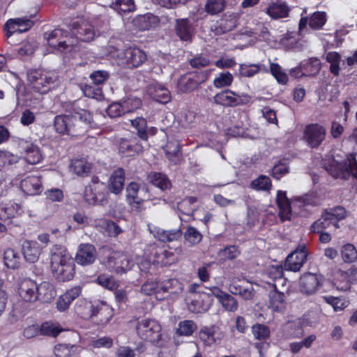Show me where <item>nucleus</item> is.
Listing matches in <instances>:
<instances>
[{"label":"nucleus","instance_id":"1","mask_svg":"<svg viewBox=\"0 0 357 357\" xmlns=\"http://www.w3.org/2000/svg\"><path fill=\"white\" fill-rule=\"evenodd\" d=\"M50 267L54 276L59 281H69L74 277L75 264L63 245L56 244L51 248Z\"/></svg>","mask_w":357,"mask_h":357},{"label":"nucleus","instance_id":"2","mask_svg":"<svg viewBox=\"0 0 357 357\" xmlns=\"http://www.w3.org/2000/svg\"><path fill=\"white\" fill-rule=\"evenodd\" d=\"M324 166L334 178L347 180L352 176L357 179V161L353 153L348 155L343 162H339L334 158L329 159L328 162L324 160Z\"/></svg>","mask_w":357,"mask_h":357},{"label":"nucleus","instance_id":"3","mask_svg":"<svg viewBox=\"0 0 357 357\" xmlns=\"http://www.w3.org/2000/svg\"><path fill=\"white\" fill-rule=\"evenodd\" d=\"M58 80L55 72L41 69L30 70L27 73V81L30 87L36 92L44 94L51 90Z\"/></svg>","mask_w":357,"mask_h":357},{"label":"nucleus","instance_id":"4","mask_svg":"<svg viewBox=\"0 0 357 357\" xmlns=\"http://www.w3.org/2000/svg\"><path fill=\"white\" fill-rule=\"evenodd\" d=\"M116 61L121 68L133 70L145 63L147 54L144 50L136 45L130 46L118 53Z\"/></svg>","mask_w":357,"mask_h":357},{"label":"nucleus","instance_id":"5","mask_svg":"<svg viewBox=\"0 0 357 357\" xmlns=\"http://www.w3.org/2000/svg\"><path fill=\"white\" fill-rule=\"evenodd\" d=\"M347 216L346 209L340 206L331 208H326L323 211L320 218L314 222L310 226L312 232H321L334 225L336 229L339 228L338 222Z\"/></svg>","mask_w":357,"mask_h":357},{"label":"nucleus","instance_id":"6","mask_svg":"<svg viewBox=\"0 0 357 357\" xmlns=\"http://www.w3.org/2000/svg\"><path fill=\"white\" fill-rule=\"evenodd\" d=\"M162 327L160 323L151 318L137 319L135 326L136 334L143 341L158 344L162 337Z\"/></svg>","mask_w":357,"mask_h":357},{"label":"nucleus","instance_id":"7","mask_svg":"<svg viewBox=\"0 0 357 357\" xmlns=\"http://www.w3.org/2000/svg\"><path fill=\"white\" fill-rule=\"evenodd\" d=\"M216 105L225 107L245 106L249 104L252 97L245 93H236L231 89H225L217 93L213 98Z\"/></svg>","mask_w":357,"mask_h":357},{"label":"nucleus","instance_id":"8","mask_svg":"<svg viewBox=\"0 0 357 357\" xmlns=\"http://www.w3.org/2000/svg\"><path fill=\"white\" fill-rule=\"evenodd\" d=\"M103 264L110 271L122 275L130 271L134 265L131 258L125 252L114 251L104 260Z\"/></svg>","mask_w":357,"mask_h":357},{"label":"nucleus","instance_id":"9","mask_svg":"<svg viewBox=\"0 0 357 357\" xmlns=\"http://www.w3.org/2000/svg\"><path fill=\"white\" fill-rule=\"evenodd\" d=\"M44 38L47 40L48 45L61 52H68L72 50L74 45L71 41L73 38L70 33L61 29H55L50 32H45Z\"/></svg>","mask_w":357,"mask_h":357},{"label":"nucleus","instance_id":"10","mask_svg":"<svg viewBox=\"0 0 357 357\" xmlns=\"http://www.w3.org/2000/svg\"><path fill=\"white\" fill-rule=\"evenodd\" d=\"M210 75V71L204 70L190 73L181 78L178 85L181 91L188 93L196 89L206 82Z\"/></svg>","mask_w":357,"mask_h":357},{"label":"nucleus","instance_id":"11","mask_svg":"<svg viewBox=\"0 0 357 357\" xmlns=\"http://www.w3.org/2000/svg\"><path fill=\"white\" fill-rule=\"evenodd\" d=\"M148 135H129L128 137L122 138L119 144V151L124 156L130 157L141 152L143 145L140 141H147Z\"/></svg>","mask_w":357,"mask_h":357},{"label":"nucleus","instance_id":"12","mask_svg":"<svg viewBox=\"0 0 357 357\" xmlns=\"http://www.w3.org/2000/svg\"><path fill=\"white\" fill-rule=\"evenodd\" d=\"M89 318L99 324L104 325L109 321L114 315L113 309L105 302L89 304Z\"/></svg>","mask_w":357,"mask_h":357},{"label":"nucleus","instance_id":"13","mask_svg":"<svg viewBox=\"0 0 357 357\" xmlns=\"http://www.w3.org/2000/svg\"><path fill=\"white\" fill-rule=\"evenodd\" d=\"M307 252L305 244L299 245L297 248L289 254L285 261L286 270L294 272L300 271L307 260Z\"/></svg>","mask_w":357,"mask_h":357},{"label":"nucleus","instance_id":"14","mask_svg":"<svg viewBox=\"0 0 357 357\" xmlns=\"http://www.w3.org/2000/svg\"><path fill=\"white\" fill-rule=\"evenodd\" d=\"M70 31L77 40L83 42H89L93 40L95 36V32L91 24L82 20L74 22L71 25Z\"/></svg>","mask_w":357,"mask_h":357},{"label":"nucleus","instance_id":"15","mask_svg":"<svg viewBox=\"0 0 357 357\" xmlns=\"http://www.w3.org/2000/svg\"><path fill=\"white\" fill-rule=\"evenodd\" d=\"M96 249L90 243H82L78 247L75 261L78 264L87 266L92 264L96 259Z\"/></svg>","mask_w":357,"mask_h":357},{"label":"nucleus","instance_id":"16","mask_svg":"<svg viewBox=\"0 0 357 357\" xmlns=\"http://www.w3.org/2000/svg\"><path fill=\"white\" fill-rule=\"evenodd\" d=\"M300 290L303 294H314L321 285V277L317 274L307 273L300 278Z\"/></svg>","mask_w":357,"mask_h":357},{"label":"nucleus","instance_id":"17","mask_svg":"<svg viewBox=\"0 0 357 357\" xmlns=\"http://www.w3.org/2000/svg\"><path fill=\"white\" fill-rule=\"evenodd\" d=\"M175 34L181 41L191 43L192 41L194 29L188 18L176 19L174 25Z\"/></svg>","mask_w":357,"mask_h":357},{"label":"nucleus","instance_id":"18","mask_svg":"<svg viewBox=\"0 0 357 357\" xmlns=\"http://www.w3.org/2000/svg\"><path fill=\"white\" fill-rule=\"evenodd\" d=\"M167 158L172 165L179 164L182 160V154L180 152L179 144L174 135H167V143L163 147Z\"/></svg>","mask_w":357,"mask_h":357},{"label":"nucleus","instance_id":"19","mask_svg":"<svg viewBox=\"0 0 357 357\" xmlns=\"http://www.w3.org/2000/svg\"><path fill=\"white\" fill-rule=\"evenodd\" d=\"M140 190L148 192L149 188L146 185H141L137 182L132 181L128 184L126 188V200L129 204H142L144 199L139 196Z\"/></svg>","mask_w":357,"mask_h":357},{"label":"nucleus","instance_id":"20","mask_svg":"<svg viewBox=\"0 0 357 357\" xmlns=\"http://www.w3.org/2000/svg\"><path fill=\"white\" fill-rule=\"evenodd\" d=\"M147 93L152 100L161 104H167L172 99L170 91L160 84H153L148 86Z\"/></svg>","mask_w":357,"mask_h":357},{"label":"nucleus","instance_id":"21","mask_svg":"<svg viewBox=\"0 0 357 357\" xmlns=\"http://www.w3.org/2000/svg\"><path fill=\"white\" fill-rule=\"evenodd\" d=\"M236 26L235 17L231 15H224L211 26V31L215 35L221 36L233 30Z\"/></svg>","mask_w":357,"mask_h":357},{"label":"nucleus","instance_id":"22","mask_svg":"<svg viewBox=\"0 0 357 357\" xmlns=\"http://www.w3.org/2000/svg\"><path fill=\"white\" fill-rule=\"evenodd\" d=\"M37 283L30 279L22 280L19 287V295L25 302L36 301Z\"/></svg>","mask_w":357,"mask_h":357},{"label":"nucleus","instance_id":"23","mask_svg":"<svg viewBox=\"0 0 357 357\" xmlns=\"http://www.w3.org/2000/svg\"><path fill=\"white\" fill-rule=\"evenodd\" d=\"M125 171L119 167L111 174L108 181L109 190L115 195L121 193L124 188Z\"/></svg>","mask_w":357,"mask_h":357},{"label":"nucleus","instance_id":"24","mask_svg":"<svg viewBox=\"0 0 357 357\" xmlns=\"http://www.w3.org/2000/svg\"><path fill=\"white\" fill-rule=\"evenodd\" d=\"M159 24V17L150 13L137 15L133 20L134 26L140 31L149 30L158 26Z\"/></svg>","mask_w":357,"mask_h":357},{"label":"nucleus","instance_id":"25","mask_svg":"<svg viewBox=\"0 0 357 357\" xmlns=\"http://www.w3.org/2000/svg\"><path fill=\"white\" fill-rule=\"evenodd\" d=\"M95 227L109 237H116L123 232V229L111 220L98 219L95 221Z\"/></svg>","mask_w":357,"mask_h":357},{"label":"nucleus","instance_id":"26","mask_svg":"<svg viewBox=\"0 0 357 357\" xmlns=\"http://www.w3.org/2000/svg\"><path fill=\"white\" fill-rule=\"evenodd\" d=\"M276 203L279 208V216L282 221L289 220L291 216V208L287 193L283 190H278L276 196Z\"/></svg>","mask_w":357,"mask_h":357},{"label":"nucleus","instance_id":"27","mask_svg":"<svg viewBox=\"0 0 357 357\" xmlns=\"http://www.w3.org/2000/svg\"><path fill=\"white\" fill-rule=\"evenodd\" d=\"M218 329L215 325L203 326L198 333V337L204 346L211 347L220 340V337L216 336Z\"/></svg>","mask_w":357,"mask_h":357},{"label":"nucleus","instance_id":"28","mask_svg":"<svg viewBox=\"0 0 357 357\" xmlns=\"http://www.w3.org/2000/svg\"><path fill=\"white\" fill-rule=\"evenodd\" d=\"M22 190L28 195H34L40 192L42 186L40 177L29 176L21 181Z\"/></svg>","mask_w":357,"mask_h":357},{"label":"nucleus","instance_id":"29","mask_svg":"<svg viewBox=\"0 0 357 357\" xmlns=\"http://www.w3.org/2000/svg\"><path fill=\"white\" fill-rule=\"evenodd\" d=\"M56 296L54 286L48 282H43L37 284L36 301L48 303Z\"/></svg>","mask_w":357,"mask_h":357},{"label":"nucleus","instance_id":"30","mask_svg":"<svg viewBox=\"0 0 357 357\" xmlns=\"http://www.w3.org/2000/svg\"><path fill=\"white\" fill-rule=\"evenodd\" d=\"M273 289L269 292V307L274 311H281L285 308V296L277 290V284H273Z\"/></svg>","mask_w":357,"mask_h":357},{"label":"nucleus","instance_id":"31","mask_svg":"<svg viewBox=\"0 0 357 357\" xmlns=\"http://www.w3.org/2000/svg\"><path fill=\"white\" fill-rule=\"evenodd\" d=\"M290 9L289 6L284 3L275 2L272 3L266 8V13L272 18L275 20L284 18L289 16Z\"/></svg>","mask_w":357,"mask_h":357},{"label":"nucleus","instance_id":"32","mask_svg":"<svg viewBox=\"0 0 357 357\" xmlns=\"http://www.w3.org/2000/svg\"><path fill=\"white\" fill-rule=\"evenodd\" d=\"M73 126V116L58 115L54 118V127L58 134H68Z\"/></svg>","mask_w":357,"mask_h":357},{"label":"nucleus","instance_id":"33","mask_svg":"<svg viewBox=\"0 0 357 357\" xmlns=\"http://www.w3.org/2000/svg\"><path fill=\"white\" fill-rule=\"evenodd\" d=\"M22 253L27 261L34 263L38 259L40 251L36 242L26 241L22 245Z\"/></svg>","mask_w":357,"mask_h":357},{"label":"nucleus","instance_id":"34","mask_svg":"<svg viewBox=\"0 0 357 357\" xmlns=\"http://www.w3.org/2000/svg\"><path fill=\"white\" fill-rule=\"evenodd\" d=\"M104 190H98L95 191V190L91 189H86L84 193V197L86 201L90 204L93 205H104L107 203V199L105 196Z\"/></svg>","mask_w":357,"mask_h":357},{"label":"nucleus","instance_id":"35","mask_svg":"<svg viewBox=\"0 0 357 357\" xmlns=\"http://www.w3.org/2000/svg\"><path fill=\"white\" fill-rule=\"evenodd\" d=\"M148 178L153 185L158 187L162 191L170 189L172 187L171 181L165 174L160 172H151L149 174Z\"/></svg>","mask_w":357,"mask_h":357},{"label":"nucleus","instance_id":"36","mask_svg":"<svg viewBox=\"0 0 357 357\" xmlns=\"http://www.w3.org/2000/svg\"><path fill=\"white\" fill-rule=\"evenodd\" d=\"M182 231L180 229L164 230L157 229L154 233L155 237L160 241L166 243L177 241L181 237Z\"/></svg>","mask_w":357,"mask_h":357},{"label":"nucleus","instance_id":"37","mask_svg":"<svg viewBox=\"0 0 357 357\" xmlns=\"http://www.w3.org/2000/svg\"><path fill=\"white\" fill-rule=\"evenodd\" d=\"M70 167L77 176H86L91 170V164L84 158L75 159L71 161Z\"/></svg>","mask_w":357,"mask_h":357},{"label":"nucleus","instance_id":"38","mask_svg":"<svg viewBox=\"0 0 357 357\" xmlns=\"http://www.w3.org/2000/svg\"><path fill=\"white\" fill-rule=\"evenodd\" d=\"M301 63L305 73V77L315 76L319 73L321 68L320 60L317 58H310L303 61Z\"/></svg>","mask_w":357,"mask_h":357},{"label":"nucleus","instance_id":"39","mask_svg":"<svg viewBox=\"0 0 357 357\" xmlns=\"http://www.w3.org/2000/svg\"><path fill=\"white\" fill-rule=\"evenodd\" d=\"M24 144L23 142L21 146L24 149L26 153L24 156L25 160L31 165H36L40 162L42 159V155L38 148L32 144L24 146Z\"/></svg>","mask_w":357,"mask_h":357},{"label":"nucleus","instance_id":"40","mask_svg":"<svg viewBox=\"0 0 357 357\" xmlns=\"http://www.w3.org/2000/svg\"><path fill=\"white\" fill-rule=\"evenodd\" d=\"M229 290L232 294L240 295L245 300L252 299L254 296L253 288L244 287L238 281L233 280L229 286Z\"/></svg>","mask_w":357,"mask_h":357},{"label":"nucleus","instance_id":"41","mask_svg":"<svg viewBox=\"0 0 357 357\" xmlns=\"http://www.w3.org/2000/svg\"><path fill=\"white\" fill-rule=\"evenodd\" d=\"M209 305L204 302V298L199 294H195L188 303V309L194 313H202L208 310Z\"/></svg>","mask_w":357,"mask_h":357},{"label":"nucleus","instance_id":"42","mask_svg":"<svg viewBox=\"0 0 357 357\" xmlns=\"http://www.w3.org/2000/svg\"><path fill=\"white\" fill-rule=\"evenodd\" d=\"M327 21V15L324 11H315L309 18V26L312 29H321Z\"/></svg>","mask_w":357,"mask_h":357},{"label":"nucleus","instance_id":"43","mask_svg":"<svg viewBox=\"0 0 357 357\" xmlns=\"http://www.w3.org/2000/svg\"><path fill=\"white\" fill-rule=\"evenodd\" d=\"M3 259L5 265L12 269L17 268L20 264V256L17 252L11 248L4 251Z\"/></svg>","mask_w":357,"mask_h":357},{"label":"nucleus","instance_id":"44","mask_svg":"<svg viewBox=\"0 0 357 357\" xmlns=\"http://www.w3.org/2000/svg\"><path fill=\"white\" fill-rule=\"evenodd\" d=\"M251 331L255 340L266 341L270 337L269 328L262 324H255L251 327Z\"/></svg>","mask_w":357,"mask_h":357},{"label":"nucleus","instance_id":"45","mask_svg":"<svg viewBox=\"0 0 357 357\" xmlns=\"http://www.w3.org/2000/svg\"><path fill=\"white\" fill-rule=\"evenodd\" d=\"M110 7L118 13H130L135 10L134 0H115L112 1Z\"/></svg>","mask_w":357,"mask_h":357},{"label":"nucleus","instance_id":"46","mask_svg":"<svg viewBox=\"0 0 357 357\" xmlns=\"http://www.w3.org/2000/svg\"><path fill=\"white\" fill-rule=\"evenodd\" d=\"M20 160L17 155L8 151H0V171L8 168Z\"/></svg>","mask_w":357,"mask_h":357},{"label":"nucleus","instance_id":"47","mask_svg":"<svg viewBox=\"0 0 357 357\" xmlns=\"http://www.w3.org/2000/svg\"><path fill=\"white\" fill-rule=\"evenodd\" d=\"M197 328V324L192 320L180 321L176 328V334L181 336H190Z\"/></svg>","mask_w":357,"mask_h":357},{"label":"nucleus","instance_id":"48","mask_svg":"<svg viewBox=\"0 0 357 357\" xmlns=\"http://www.w3.org/2000/svg\"><path fill=\"white\" fill-rule=\"evenodd\" d=\"M197 201V199L195 197H188L178 204V209L181 213L192 216L195 211L193 204Z\"/></svg>","mask_w":357,"mask_h":357},{"label":"nucleus","instance_id":"49","mask_svg":"<svg viewBox=\"0 0 357 357\" xmlns=\"http://www.w3.org/2000/svg\"><path fill=\"white\" fill-rule=\"evenodd\" d=\"M75 118H78L89 129L98 128L97 124L93 121L92 114L85 109H79L76 111L75 112Z\"/></svg>","mask_w":357,"mask_h":357},{"label":"nucleus","instance_id":"50","mask_svg":"<svg viewBox=\"0 0 357 357\" xmlns=\"http://www.w3.org/2000/svg\"><path fill=\"white\" fill-rule=\"evenodd\" d=\"M289 172V164L287 160L283 159L275 164L273 169L271 176L277 179H280L282 176Z\"/></svg>","mask_w":357,"mask_h":357},{"label":"nucleus","instance_id":"51","mask_svg":"<svg viewBox=\"0 0 357 357\" xmlns=\"http://www.w3.org/2000/svg\"><path fill=\"white\" fill-rule=\"evenodd\" d=\"M250 185L252 189L261 191H269L272 187L270 178L264 175H261L253 180Z\"/></svg>","mask_w":357,"mask_h":357},{"label":"nucleus","instance_id":"52","mask_svg":"<svg viewBox=\"0 0 357 357\" xmlns=\"http://www.w3.org/2000/svg\"><path fill=\"white\" fill-rule=\"evenodd\" d=\"M62 331L63 328L59 324L49 321L43 323L40 328L41 335L54 337H56Z\"/></svg>","mask_w":357,"mask_h":357},{"label":"nucleus","instance_id":"53","mask_svg":"<svg viewBox=\"0 0 357 357\" xmlns=\"http://www.w3.org/2000/svg\"><path fill=\"white\" fill-rule=\"evenodd\" d=\"M270 72L279 84H286L288 82V76L281 66L277 63H270Z\"/></svg>","mask_w":357,"mask_h":357},{"label":"nucleus","instance_id":"54","mask_svg":"<svg viewBox=\"0 0 357 357\" xmlns=\"http://www.w3.org/2000/svg\"><path fill=\"white\" fill-rule=\"evenodd\" d=\"M315 340L316 335H310L307 337L304 338L301 342H291L289 344V350L292 354H298L302 349L303 347L310 348Z\"/></svg>","mask_w":357,"mask_h":357},{"label":"nucleus","instance_id":"55","mask_svg":"<svg viewBox=\"0 0 357 357\" xmlns=\"http://www.w3.org/2000/svg\"><path fill=\"white\" fill-rule=\"evenodd\" d=\"M261 70L260 64H245L241 63L239 65V75L244 77H252L259 73Z\"/></svg>","mask_w":357,"mask_h":357},{"label":"nucleus","instance_id":"56","mask_svg":"<svg viewBox=\"0 0 357 357\" xmlns=\"http://www.w3.org/2000/svg\"><path fill=\"white\" fill-rule=\"evenodd\" d=\"M225 7V0H207L205 11L211 15L221 13Z\"/></svg>","mask_w":357,"mask_h":357},{"label":"nucleus","instance_id":"57","mask_svg":"<svg viewBox=\"0 0 357 357\" xmlns=\"http://www.w3.org/2000/svg\"><path fill=\"white\" fill-rule=\"evenodd\" d=\"M20 206L16 204L15 206H8L3 203L0 204V219L2 220H8L15 217L19 211Z\"/></svg>","mask_w":357,"mask_h":357},{"label":"nucleus","instance_id":"58","mask_svg":"<svg viewBox=\"0 0 357 357\" xmlns=\"http://www.w3.org/2000/svg\"><path fill=\"white\" fill-rule=\"evenodd\" d=\"M234 80L233 75L229 72L220 73L213 80V85L217 89L229 86Z\"/></svg>","mask_w":357,"mask_h":357},{"label":"nucleus","instance_id":"59","mask_svg":"<svg viewBox=\"0 0 357 357\" xmlns=\"http://www.w3.org/2000/svg\"><path fill=\"white\" fill-rule=\"evenodd\" d=\"M341 252L342 259L346 262H353L357 259V250L351 243L344 245Z\"/></svg>","mask_w":357,"mask_h":357},{"label":"nucleus","instance_id":"60","mask_svg":"<svg viewBox=\"0 0 357 357\" xmlns=\"http://www.w3.org/2000/svg\"><path fill=\"white\" fill-rule=\"evenodd\" d=\"M240 254V251L237 247L234 245H229L225 247L224 249L218 252V257L224 261L232 260L236 258Z\"/></svg>","mask_w":357,"mask_h":357},{"label":"nucleus","instance_id":"61","mask_svg":"<svg viewBox=\"0 0 357 357\" xmlns=\"http://www.w3.org/2000/svg\"><path fill=\"white\" fill-rule=\"evenodd\" d=\"M97 282L102 287L109 290H115L118 288L119 284L114 277L106 274H101L97 278Z\"/></svg>","mask_w":357,"mask_h":357},{"label":"nucleus","instance_id":"62","mask_svg":"<svg viewBox=\"0 0 357 357\" xmlns=\"http://www.w3.org/2000/svg\"><path fill=\"white\" fill-rule=\"evenodd\" d=\"M268 277L278 283L284 284L285 280L283 278V268L281 266H272L267 271Z\"/></svg>","mask_w":357,"mask_h":357},{"label":"nucleus","instance_id":"63","mask_svg":"<svg viewBox=\"0 0 357 357\" xmlns=\"http://www.w3.org/2000/svg\"><path fill=\"white\" fill-rule=\"evenodd\" d=\"M184 237L191 245H196L202 241V235L196 228L189 227L185 232Z\"/></svg>","mask_w":357,"mask_h":357},{"label":"nucleus","instance_id":"64","mask_svg":"<svg viewBox=\"0 0 357 357\" xmlns=\"http://www.w3.org/2000/svg\"><path fill=\"white\" fill-rule=\"evenodd\" d=\"M324 300L333 307L335 311L342 310L348 305V302L339 297L324 296Z\"/></svg>","mask_w":357,"mask_h":357}]
</instances>
